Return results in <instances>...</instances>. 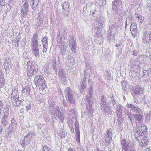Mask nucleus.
I'll list each match as a JSON object with an SVG mask.
<instances>
[{
  "instance_id": "21",
  "label": "nucleus",
  "mask_w": 151,
  "mask_h": 151,
  "mask_svg": "<svg viewBox=\"0 0 151 151\" xmlns=\"http://www.w3.org/2000/svg\"><path fill=\"white\" fill-rule=\"evenodd\" d=\"M12 104L14 106L17 107L22 105L19 101V97L17 98L11 100Z\"/></svg>"
},
{
  "instance_id": "56",
  "label": "nucleus",
  "mask_w": 151,
  "mask_h": 151,
  "mask_svg": "<svg viewBox=\"0 0 151 151\" xmlns=\"http://www.w3.org/2000/svg\"><path fill=\"white\" fill-rule=\"evenodd\" d=\"M4 114L3 116V117L4 119H7V117L9 114V112H4Z\"/></svg>"
},
{
  "instance_id": "47",
  "label": "nucleus",
  "mask_w": 151,
  "mask_h": 151,
  "mask_svg": "<svg viewBox=\"0 0 151 151\" xmlns=\"http://www.w3.org/2000/svg\"><path fill=\"white\" fill-rule=\"evenodd\" d=\"M42 151H52V149L47 146L45 145L43 147Z\"/></svg>"
},
{
  "instance_id": "46",
  "label": "nucleus",
  "mask_w": 151,
  "mask_h": 151,
  "mask_svg": "<svg viewBox=\"0 0 151 151\" xmlns=\"http://www.w3.org/2000/svg\"><path fill=\"white\" fill-rule=\"evenodd\" d=\"M145 8L150 11H151V4L150 3H148L145 6Z\"/></svg>"
},
{
  "instance_id": "51",
  "label": "nucleus",
  "mask_w": 151,
  "mask_h": 151,
  "mask_svg": "<svg viewBox=\"0 0 151 151\" xmlns=\"http://www.w3.org/2000/svg\"><path fill=\"white\" fill-rule=\"evenodd\" d=\"M9 106L8 105H6L3 111L4 112H9Z\"/></svg>"
},
{
  "instance_id": "7",
  "label": "nucleus",
  "mask_w": 151,
  "mask_h": 151,
  "mask_svg": "<svg viewBox=\"0 0 151 151\" xmlns=\"http://www.w3.org/2000/svg\"><path fill=\"white\" fill-rule=\"evenodd\" d=\"M69 46L72 52L75 53L76 52V42L73 37H71L69 38Z\"/></svg>"
},
{
  "instance_id": "34",
  "label": "nucleus",
  "mask_w": 151,
  "mask_h": 151,
  "mask_svg": "<svg viewBox=\"0 0 151 151\" xmlns=\"http://www.w3.org/2000/svg\"><path fill=\"white\" fill-rule=\"evenodd\" d=\"M104 18L103 17H100L99 18V22H97L96 24L97 25L98 23V25H100V26L101 27H103V25L104 24Z\"/></svg>"
},
{
  "instance_id": "63",
  "label": "nucleus",
  "mask_w": 151,
  "mask_h": 151,
  "mask_svg": "<svg viewBox=\"0 0 151 151\" xmlns=\"http://www.w3.org/2000/svg\"><path fill=\"white\" fill-rule=\"evenodd\" d=\"M148 70H143V73H144V74L143 75V76L144 75H147V74H148V73H147Z\"/></svg>"
},
{
  "instance_id": "45",
  "label": "nucleus",
  "mask_w": 151,
  "mask_h": 151,
  "mask_svg": "<svg viewBox=\"0 0 151 151\" xmlns=\"http://www.w3.org/2000/svg\"><path fill=\"white\" fill-rule=\"evenodd\" d=\"M4 104L3 102L0 100V118H1L2 115V113H1V109H3V107Z\"/></svg>"
},
{
  "instance_id": "35",
  "label": "nucleus",
  "mask_w": 151,
  "mask_h": 151,
  "mask_svg": "<svg viewBox=\"0 0 151 151\" xmlns=\"http://www.w3.org/2000/svg\"><path fill=\"white\" fill-rule=\"evenodd\" d=\"M126 116H128V118H129L130 122L132 124V120L133 119V115L132 113L130 111V112H127L126 113Z\"/></svg>"
},
{
  "instance_id": "41",
  "label": "nucleus",
  "mask_w": 151,
  "mask_h": 151,
  "mask_svg": "<svg viewBox=\"0 0 151 151\" xmlns=\"http://www.w3.org/2000/svg\"><path fill=\"white\" fill-rule=\"evenodd\" d=\"M54 111L56 115H60V114L61 113L60 108L58 106L56 107V108L55 109Z\"/></svg>"
},
{
  "instance_id": "42",
  "label": "nucleus",
  "mask_w": 151,
  "mask_h": 151,
  "mask_svg": "<svg viewBox=\"0 0 151 151\" xmlns=\"http://www.w3.org/2000/svg\"><path fill=\"white\" fill-rule=\"evenodd\" d=\"M10 62H7L6 63L5 62L4 63V68L5 70H7L9 69V67H10Z\"/></svg>"
},
{
  "instance_id": "57",
  "label": "nucleus",
  "mask_w": 151,
  "mask_h": 151,
  "mask_svg": "<svg viewBox=\"0 0 151 151\" xmlns=\"http://www.w3.org/2000/svg\"><path fill=\"white\" fill-rule=\"evenodd\" d=\"M31 105L29 104H27L26 106V107L27 109V110L28 111L31 109Z\"/></svg>"
},
{
  "instance_id": "55",
  "label": "nucleus",
  "mask_w": 151,
  "mask_h": 151,
  "mask_svg": "<svg viewBox=\"0 0 151 151\" xmlns=\"http://www.w3.org/2000/svg\"><path fill=\"white\" fill-rule=\"evenodd\" d=\"M60 78L63 83H64L66 81V76H60Z\"/></svg>"
},
{
  "instance_id": "49",
  "label": "nucleus",
  "mask_w": 151,
  "mask_h": 151,
  "mask_svg": "<svg viewBox=\"0 0 151 151\" xmlns=\"http://www.w3.org/2000/svg\"><path fill=\"white\" fill-rule=\"evenodd\" d=\"M58 116V119L61 121L63 120L64 118V115L63 113L60 114V115H57Z\"/></svg>"
},
{
  "instance_id": "24",
  "label": "nucleus",
  "mask_w": 151,
  "mask_h": 151,
  "mask_svg": "<svg viewBox=\"0 0 151 151\" xmlns=\"http://www.w3.org/2000/svg\"><path fill=\"white\" fill-rule=\"evenodd\" d=\"M133 91L135 94L139 95V94L143 93L144 89L142 87H137L133 89Z\"/></svg>"
},
{
  "instance_id": "23",
  "label": "nucleus",
  "mask_w": 151,
  "mask_h": 151,
  "mask_svg": "<svg viewBox=\"0 0 151 151\" xmlns=\"http://www.w3.org/2000/svg\"><path fill=\"white\" fill-rule=\"evenodd\" d=\"M67 34V32L65 30V27H61L60 29H59L57 32L58 36L60 37L61 35L62 36H64Z\"/></svg>"
},
{
  "instance_id": "52",
  "label": "nucleus",
  "mask_w": 151,
  "mask_h": 151,
  "mask_svg": "<svg viewBox=\"0 0 151 151\" xmlns=\"http://www.w3.org/2000/svg\"><path fill=\"white\" fill-rule=\"evenodd\" d=\"M137 16H136V15H135V16L136 17H137L138 18H139V22L140 23H142V19L141 16H138V15L137 14Z\"/></svg>"
},
{
  "instance_id": "30",
  "label": "nucleus",
  "mask_w": 151,
  "mask_h": 151,
  "mask_svg": "<svg viewBox=\"0 0 151 151\" xmlns=\"http://www.w3.org/2000/svg\"><path fill=\"white\" fill-rule=\"evenodd\" d=\"M60 52L62 57L65 55L66 53V49L65 48L63 45H61L60 47Z\"/></svg>"
},
{
  "instance_id": "22",
  "label": "nucleus",
  "mask_w": 151,
  "mask_h": 151,
  "mask_svg": "<svg viewBox=\"0 0 151 151\" xmlns=\"http://www.w3.org/2000/svg\"><path fill=\"white\" fill-rule=\"evenodd\" d=\"M39 0H31L30 1V4L34 10H36V7L39 4Z\"/></svg>"
},
{
  "instance_id": "19",
  "label": "nucleus",
  "mask_w": 151,
  "mask_h": 151,
  "mask_svg": "<svg viewBox=\"0 0 151 151\" xmlns=\"http://www.w3.org/2000/svg\"><path fill=\"white\" fill-rule=\"evenodd\" d=\"M121 145H122V150H123L124 149L129 148V146L128 142L127 141L126 139H123L121 140Z\"/></svg>"
},
{
  "instance_id": "43",
  "label": "nucleus",
  "mask_w": 151,
  "mask_h": 151,
  "mask_svg": "<svg viewBox=\"0 0 151 151\" xmlns=\"http://www.w3.org/2000/svg\"><path fill=\"white\" fill-rule=\"evenodd\" d=\"M109 31L110 33H112L114 32V31L115 30V27L114 25L112 24L109 27Z\"/></svg>"
},
{
  "instance_id": "11",
  "label": "nucleus",
  "mask_w": 151,
  "mask_h": 151,
  "mask_svg": "<svg viewBox=\"0 0 151 151\" xmlns=\"http://www.w3.org/2000/svg\"><path fill=\"white\" fill-rule=\"evenodd\" d=\"M144 36L142 38V42L145 44H150L151 43V38L150 36V33L148 34L146 31L143 32Z\"/></svg>"
},
{
  "instance_id": "9",
  "label": "nucleus",
  "mask_w": 151,
  "mask_h": 151,
  "mask_svg": "<svg viewBox=\"0 0 151 151\" xmlns=\"http://www.w3.org/2000/svg\"><path fill=\"white\" fill-rule=\"evenodd\" d=\"M137 25L135 22L132 23L130 26V31L131 32L132 35L134 37L136 36L137 35Z\"/></svg>"
},
{
  "instance_id": "32",
  "label": "nucleus",
  "mask_w": 151,
  "mask_h": 151,
  "mask_svg": "<svg viewBox=\"0 0 151 151\" xmlns=\"http://www.w3.org/2000/svg\"><path fill=\"white\" fill-rule=\"evenodd\" d=\"M42 38V37L40 35L39 36L38 33L36 32L33 35L32 40H36V41H38V40H40Z\"/></svg>"
},
{
  "instance_id": "31",
  "label": "nucleus",
  "mask_w": 151,
  "mask_h": 151,
  "mask_svg": "<svg viewBox=\"0 0 151 151\" xmlns=\"http://www.w3.org/2000/svg\"><path fill=\"white\" fill-rule=\"evenodd\" d=\"M134 116L135 120L138 122H139L142 119V115L140 114H134Z\"/></svg>"
},
{
  "instance_id": "38",
  "label": "nucleus",
  "mask_w": 151,
  "mask_h": 151,
  "mask_svg": "<svg viewBox=\"0 0 151 151\" xmlns=\"http://www.w3.org/2000/svg\"><path fill=\"white\" fill-rule=\"evenodd\" d=\"M58 74L60 77L66 76V75L64 70L63 69H59Z\"/></svg>"
},
{
  "instance_id": "12",
  "label": "nucleus",
  "mask_w": 151,
  "mask_h": 151,
  "mask_svg": "<svg viewBox=\"0 0 151 151\" xmlns=\"http://www.w3.org/2000/svg\"><path fill=\"white\" fill-rule=\"evenodd\" d=\"M27 65L28 68L27 76L30 77L32 76L33 75H35L34 72V68L32 66H31L32 63L30 62L29 63L28 62Z\"/></svg>"
},
{
  "instance_id": "28",
  "label": "nucleus",
  "mask_w": 151,
  "mask_h": 151,
  "mask_svg": "<svg viewBox=\"0 0 151 151\" xmlns=\"http://www.w3.org/2000/svg\"><path fill=\"white\" fill-rule=\"evenodd\" d=\"M133 21V19L132 18V15H129L126 18V26L125 28H126V27L127 26V25H129L131 23H132V22Z\"/></svg>"
},
{
  "instance_id": "16",
  "label": "nucleus",
  "mask_w": 151,
  "mask_h": 151,
  "mask_svg": "<svg viewBox=\"0 0 151 151\" xmlns=\"http://www.w3.org/2000/svg\"><path fill=\"white\" fill-rule=\"evenodd\" d=\"M134 137L136 139L138 140V141L140 139V138L144 136V135L139 131L138 130H136L134 132Z\"/></svg>"
},
{
  "instance_id": "64",
  "label": "nucleus",
  "mask_w": 151,
  "mask_h": 151,
  "mask_svg": "<svg viewBox=\"0 0 151 151\" xmlns=\"http://www.w3.org/2000/svg\"><path fill=\"white\" fill-rule=\"evenodd\" d=\"M63 105L65 106H66L67 105V103L64 100L63 101Z\"/></svg>"
},
{
  "instance_id": "39",
  "label": "nucleus",
  "mask_w": 151,
  "mask_h": 151,
  "mask_svg": "<svg viewBox=\"0 0 151 151\" xmlns=\"http://www.w3.org/2000/svg\"><path fill=\"white\" fill-rule=\"evenodd\" d=\"M127 83L124 81H122V89L123 90L126 91L127 88Z\"/></svg>"
},
{
  "instance_id": "44",
  "label": "nucleus",
  "mask_w": 151,
  "mask_h": 151,
  "mask_svg": "<svg viewBox=\"0 0 151 151\" xmlns=\"http://www.w3.org/2000/svg\"><path fill=\"white\" fill-rule=\"evenodd\" d=\"M105 134L107 135H109L110 136H113V133L112 132V129L111 128H109L107 129L106 133Z\"/></svg>"
},
{
  "instance_id": "25",
  "label": "nucleus",
  "mask_w": 151,
  "mask_h": 151,
  "mask_svg": "<svg viewBox=\"0 0 151 151\" xmlns=\"http://www.w3.org/2000/svg\"><path fill=\"white\" fill-rule=\"evenodd\" d=\"M30 88L29 86H27L23 87L22 92L23 93H26L27 94H29L30 93Z\"/></svg>"
},
{
  "instance_id": "33",
  "label": "nucleus",
  "mask_w": 151,
  "mask_h": 151,
  "mask_svg": "<svg viewBox=\"0 0 151 151\" xmlns=\"http://www.w3.org/2000/svg\"><path fill=\"white\" fill-rule=\"evenodd\" d=\"M141 140H142V142L143 143H145L146 145H147L149 142V138L146 135H144V136L140 138Z\"/></svg>"
},
{
  "instance_id": "26",
  "label": "nucleus",
  "mask_w": 151,
  "mask_h": 151,
  "mask_svg": "<svg viewBox=\"0 0 151 151\" xmlns=\"http://www.w3.org/2000/svg\"><path fill=\"white\" fill-rule=\"evenodd\" d=\"M104 139H105L106 142H108L109 144H110L111 142L112 136H110V135H107L105 134H104Z\"/></svg>"
},
{
  "instance_id": "1",
  "label": "nucleus",
  "mask_w": 151,
  "mask_h": 151,
  "mask_svg": "<svg viewBox=\"0 0 151 151\" xmlns=\"http://www.w3.org/2000/svg\"><path fill=\"white\" fill-rule=\"evenodd\" d=\"M28 0H22L21 5V18L23 19L26 17L28 12Z\"/></svg>"
},
{
  "instance_id": "29",
  "label": "nucleus",
  "mask_w": 151,
  "mask_h": 151,
  "mask_svg": "<svg viewBox=\"0 0 151 151\" xmlns=\"http://www.w3.org/2000/svg\"><path fill=\"white\" fill-rule=\"evenodd\" d=\"M101 106L107 105V103L106 101V99L104 95L101 96Z\"/></svg>"
},
{
  "instance_id": "37",
  "label": "nucleus",
  "mask_w": 151,
  "mask_h": 151,
  "mask_svg": "<svg viewBox=\"0 0 151 151\" xmlns=\"http://www.w3.org/2000/svg\"><path fill=\"white\" fill-rule=\"evenodd\" d=\"M47 37H45L43 38V39L41 40L42 43L43 45V46L46 45L47 46L48 45V42L47 41Z\"/></svg>"
},
{
  "instance_id": "36",
  "label": "nucleus",
  "mask_w": 151,
  "mask_h": 151,
  "mask_svg": "<svg viewBox=\"0 0 151 151\" xmlns=\"http://www.w3.org/2000/svg\"><path fill=\"white\" fill-rule=\"evenodd\" d=\"M17 125V123L15 120L14 119L12 118L11 121V123L10 124V126L12 128L16 127Z\"/></svg>"
},
{
  "instance_id": "62",
  "label": "nucleus",
  "mask_w": 151,
  "mask_h": 151,
  "mask_svg": "<svg viewBox=\"0 0 151 151\" xmlns=\"http://www.w3.org/2000/svg\"><path fill=\"white\" fill-rule=\"evenodd\" d=\"M122 45V43H121V42L120 41H119V43L117 44L115 46L116 47H120V46H121Z\"/></svg>"
},
{
  "instance_id": "58",
  "label": "nucleus",
  "mask_w": 151,
  "mask_h": 151,
  "mask_svg": "<svg viewBox=\"0 0 151 151\" xmlns=\"http://www.w3.org/2000/svg\"><path fill=\"white\" fill-rule=\"evenodd\" d=\"M93 89L91 88L89 90V93L88 94H90V95H91V96H92V95L93 93Z\"/></svg>"
},
{
  "instance_id": "27",
  "label": "nucleus",
  "mask_w": 151,
  "mask_h": 151,
  "mask_svg": "<svg viewBox=\"0 0 151 151\" xmlns=\"http://www.w3.org/2000/svg\"><path fill=\"white\" fill-rule=\"evenodd\" d=\"M147 127L145 125L141 127L139 130L145 136L146 135L147 133Z\"/></svg>"
},
{
  "instance_id": "8",
  "label": "nucleus",
  "mask_w": 151,
  "mask_h": 151,
  "mask_svg": "<svg viewBox=\"0 0 151 151\" xmlns=\"http://www.w3.org/2000/svg\"><path fill=\"white\" fill-rule=\"evenodd\" d=\"M75 130L76 133V136L77 142L79 143L80 142V132L79 130V123L78 121L75 122Z\"/></svg>"
},
{
  "instance_id": "14",
  "label": "nucleus",
  "mask_w": 151,
  "mask_h": 151,
  "mask_svg": "<svg viewBox=\"0 0 151 151\" xmlns=\"http://www.w3.org/2000/svg\"><path fill=\"white\" fill-rule=\"evenodd\" d=\"M11 99H14L19 97V93L18 92V88L16 87L12 88V92L11 95Z\"/></svg>"
},
{
  "instance_id": "17",
  "label": "nucleus",
  "mask_w": 151,
  "mask_h": 151,
  "mask_svg": "<svg viewBox=\"0 0 151 151\" xmlns=\"http://www.w3.org/2000/svg\"><path fill=\"white\" fill-rule=\"evenodd\" d=\"M101 107H102V110L104 111L105 114L110 115L112 114L111 110L109 106H107L106 105Z\"/></svg>"
},
{
  "instance_id": "3",
  "label": "nucleus",
  "mask_w": 151,
  "mask_h": 151,
  "mask_svg": "<svg viewBox=\"0 0 151 151\" xmlns=\"http://www.w3.org/2000/svg\"><path fill=\"white\" fill-rule=\"evenodd\" d=\"M35 83L36 86H40L43 88H46L45 81L43 77L40 75H38L34 78Z\"/></svg>"
},
{
  "instance_id": "13",
  "label": "nucleus",
  "mask_w": 151,
  "mask_h": 151,
  "mask_svg": "<svg viewBox=\"0 0 151 151\" xmlns=\"http://www.w3.org/2000/svg\"><path fill=\"white\" fill-rule=\"evenodd\" d=\"M115 109L117 115L119 116V117H120L122 113L123 106L119 103H117L116 104Z\"/></svg>"
},
{
  "instance_id": "50",
  "label": "nucleus",
  "mask_w": 151,
  "mask_h": 151,
  "mask_svg": "<svg viewBox=\"0 0 151 151\" xmlns=\"http://www.w3.org/2000/svg\"><path fill=\"white\" fill-rule=\"evenodd\" d=\"M54 105L53 104H51L49 106V110L50 111H52L54 109Z\"/></svg>"
},
{
  "instance_id": "18",
  "label": "nucleus",
  "mask_w": 151,
  "mask_h": 151,
  "mask_svg": "<svg viewBox=\"0 0 151 151\" xmlns=\"http://www.w3.org/2000/svg\"><path fill=\"white\" fill-rule=\"evenodd\" d=\"M70 3L68 2H65L62 4L63 12H68L70 11Z\"/></svg>"
},
{
  "instance_id": "48",
  "label": "nucleus",
  "mask_w": 151,
  "mask_h": 151,
  "mask_svg": "<svg viewBox=\"0 0 151 151\" xmlns=\"http://www.w3.org/2000/svg\"><path fill=\"white\" fill-rule=\"evenodd\" d=\"M1 124L4 125H5L7 123V119H4L3 117L1 119Z\"/></svg>"
},
{
  "instance_id": "2",
  "label": "nucleus",
  "mask_w": 151,
  "mask_h": 151,
  "mask_svg": "<svg viewBox=\"0 0 151 151\" xmlns=\"http://www.w3.org/2000/svg\"><path fill=\"white\" fill-rule=\"evenodd\" d=\"M65 93L67 101L71 104L75 103L74 94L72 90L69 87H67L65 89Z\"/></svg>"
},
{
  "instance_id": "40",
  "label": "nucleus",
  "mask_w": 151,
  "mask_h": 151,
  "mask_svg": "<svg viewBox=\"0 0 151 151\" xmlns=\"http://www.w3.org/2000/svg\"><path fill=\"white\" fill-rule=\"evenodd\" d=\"M5 79L4 78H0V88H2L5 85Z\"/></svg>"
},
{
  "instance_id": "5",
  "label": "nucleus",
  "mask_w": 151,
  "mask_h": 151,
  "mask_svg": "<svg viewBox=\"0 0 151 151\" xmlns=\"http://www.w3.org/2000/svg\"><path fill=\"white\" fill-rule=\"evenodd\" d=\"M34 135L33 133L29 132L24 137V139L22 140L21 146L24 147L25 146L30 144L32 139V137Z\"/></svg>"
},
{
  "instance_id": "54",
  "label": "nucleus",
  "mask_w": 151,
  "mask_h": 151,
  "mask_svg": "<svg viewBox=\"0 0 151 151\" xmlns=\"http://www.w3.org/2000/svg\"><path fill=\"white\" fill-rule=\"evenodd\" d=\"M43 46V48L42 49V52H46L47 48V46L44 45Z\"/></svg>"
},
{
  "instance_id": "10",
  "label": "nucleus",
  "mask_w": 151,
  "mask_h": 151,
  "mask_svg": "<svg viewBox=\"0 0 151 151\" xmlns=\"http://www.w3.org/2000/svg\"><path fill=\"white\" fill-rule=\"evenodd\" d=\"M126 106L128 108H130L131 111L135 113H142V111L141 110L138 106H135L132 104H127L126 105Z\"/></svg>"
},
{
  "instance_id": "59",
  "label": "nucleus",
  "mask_w": 151,
  "mask_h": 151,
  "mask_svg": "<svg viewBox=\"0 0 151 151\" xmlns=\"http://www.w3.org/2000/svg\"><path fill=\"white\" fill-rule=\"evenodd\" d=\"M111 102V104H113V106L114 107H115L116 106V104H117L116 103V100Z\"/></svg>"
},
{
  "instance_id": "6",
  "label": "nucleus",
  "mask_w": 151,
  "mask_h": 151,
  "mask_svg": "<svg viewBox=\"0 0 151 151\" xmlns=\"http://www.w3.org/2000/svg\"><path fill=\"white\" fill-rule=\"evenodd\" d=\"M122 3L121 0H114L112 3V9L113 11H117L122 6Z\"/></svg>"
},
{
  "instance_id": "15",
  "label": "nucleus",
  "mask_w": 151,
  "mask_h": 151,
  "mask_svg": "<svg viewBox=\"0 0 151 151\" xmlns=\"http://www.w3.org/2000/svg\"><path fill=\"white\" fill-rule=\"evenodd\" d=\"M91 96L90 94H87L86 96V99L85 100V104L87 107L90 109L91 108L92 104L91 102Z\"/></svg>"
},
{
  "instance_id": "61",
  "label": "nucleus",
  "mask_w": 151,
  "mask_h": 151,
  "mask_svg": "<svg viewBox=\"0 0 151 151\" xmlns=\"http://www.w3.org/2000/svg\"><path fill=\"white\" fill-rule=\"evenodd\" d=\"M147 118L148 120L151 119V113H149L147 115Z\"/></svg>"
},
{
  "instance_id": "60",
  "label": "nucleus",
  "mask_w": 151,
  "mask_h": 151,
  "mask_svg": "<svg viewBox=\"0 0 151 151\" xmlns=\"http://www.w3.org/2000/svg\"><path fill=\"white\" fill-rule=\"evenodd\" d=\"M4 74L2 73L1 70H0V78H4Z\"/></svg>"
},
{
  "instance_id": "4",
  "label": "nucleus",
  "mask_w": 151,
  "mask_h": 151,
  "mask_svg": "<svg viewBox=\"0 0 151 151\" xmlns=\"http://www.w3.org/2000/svg\"><path fill=\"white\" fill-rule=\"evenodd\" d=\"M31 47L32 52L36 57L40 56L39 47L38 41L36 40H32Z\"/></svg>"
},
{
  "instance_id": "53",
  "label": "nucleus",
  "mask_w": 151,
  "mask_h": 151,
  "mask_svg": "<svg viewBox=\"0 0 151 151\" xmlns=\"http://www.w3.org/2000/svg\"><path fill=\"white\" fill-rule=\"evenodd\" d=\"M109 96H110L109 97H110V101L111 102H112V101H114L115 100H116V99H114V95L112 94L110 95Z\"/></svg>"
},
{
  "instance_id": "20",
  "label": "nucleus",
  "mask_w": 151,
  "mask_h": 151,
  "mask_svg": "<svg viewBox=\"0 0 151 151\" xmlns=\"http://www.w3.org/2000/svg\"><path fill=\"white\" fill-rule=\"evenodd\" d=\"M86 78L85 77L83 78V80H81L82 81V84L81 85L79 86V88L80 89V90L81 92H83L85 88L86 87V82L87 81Z\"/></svg>"
}]
</instances>
